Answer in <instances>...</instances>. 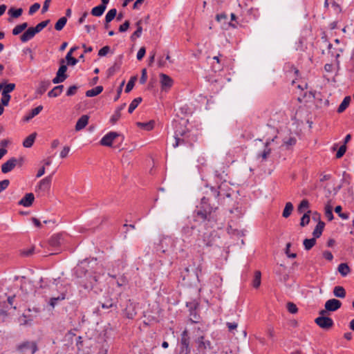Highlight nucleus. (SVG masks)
<instances>
[{"label":"nucleus","mask_w":354,"mask_h":354,"mask_svg":"<svg viewBox=\"0 0 354 354\" xmlns=\"http://www.w3.org/2000/svg\"><path fill=\"white\" fill-rule=\"evenodd\" d=\"M201 189H202L203 194H205L201 198V218L205 222L207 228H212L216 224L217 207L212 206L209 202L212 199H216L219 196V192L216 187H209L206 183L203 189L201 187Z\"/></svg>","instance_id":"f257e3e1"},{"label":"nucleus","mask_w":354,"mask_h":354,"mask_svg":"<svg viewBox=\"0 0 354 354\" xmlns=\"http://www.w3.org/2000/svg\"><path fill=\"white\" fill-rule=\"evenodd\" d=\"M75 273L77 277L80 278L78 283L85 290H92L94 284L97 281V276L93 275L91 272L84 267H78Z\"/></svg>","instance_id":"f03ea898"},{"label":"nucleus","mask_w":354,"mask_h":354,"mask_svg":"<svg viewBox=\"0 0 354 354\" xmlns=\"http://www.w3.org/2000/svg\"><path fill=\"white\" fill-rule=\"evenodd\" d=\"M187 307L189 308V321L192 324L199 322V315H198V303L196 301L187 302Z\"/></svg>","instance_id":"7ed1b4c3"},{"label":"nucleus","mask_w":354,"mask_h":354,"mask_svg":"<svg viewBox=\"0 0 354 354\" xmlns=\"http://www.w3.org/2000/svg\"><path fill=\"white\" fill-rule=\"evenodd\" d=\"M190 352L189 337L188 331L185 330L181 334L180 354H189Z\"/></svg>","instance_id":"20e7f679"},{"label":"nucleus","mask_w":354,"mask_h":354,"mask_svg":"<svg viewBox=\"0 0 354 354\" xmlns=\"http://www.w3.org/2000/svg\"><path fill=\"white\" fill-rule=\"evenodd\" d=\"M17 350L20 353H24L27 350H30V354H35L38 351V346L35 342H24L19 344Z\"/></svg>","instance_id":"39448f33"},{"label":"nucleus","mask_w":354,"mask_h":354,"mask_svg":"<svg viewBox=\"0 0 354 354\" xmlns=\"http://www.w3.org/2000/svg\"><path fill=\"white\" fill-rule=\"evenodd\" d=\"M123 313L127 318L131 319L136 315V304L131 299L127 301L126 306L123 309Z\"/></svg>","instance_id":"423d86ee"},{"label":"nucleus","mask_w":354,"mask_h":354,"mask_svg":"<svg viewBox=\"0 0 354 354\" xmlns=\"http://www.w3.org/2000/svg\"><path fill=\"white\" fill-rule=\"evenodd\" d=\"M315 322L322 329L328 330L330 328L333 324V320L328 317L319 316L315 319Z\"/></svg>","instance_id":"0eeeda50"},{"label":"nucleus","mask_w":354,"mask_h":354,"mask_svg":"<svg viewBox=\"0 0 354 354\" xmlns=\"http://www.w3.org/2000/svg\"><path fill=\"white\" fill-rule=\"evenodd\" d=\"M67 292L68 290L66 286H64L61 290L60 293L57 297H52L48 301V305L51 308H54L58 304L59 302L64 300L66 298Z\"/></svg>","instance_id":"6e6552de"},{"label":"nucleus","mask_w":354,"mask_h":354,"mask_svg":"<svg viewBox=\"0 0 354 354\" xmlns=\"http://www.w3.org/2000/svg\"><path fill=\"white\" fill-rule=\"evenodd\" d=\"M53 174L49 175L41 180L37 186V191L45 192L50 189L52 182Z\"/></svg>","instance_id":"1a4fd4ad"},{"label":"nucleus","mask_w":354,"mask_h":354,"mask_svg":"<svg viewBox=\"0 0 354 354\" xmlns=\"http://www.w3.org/2000/svg\"><path fill=\"white\" fill-rule=\"evenodd\" d=\"M120 135L117 132L110 131L102 137L100 140V145L102 146L111 147L113 140L119 137Z\"/></svg>","instance_id":"9d476101"},{"label":"nucleus","mask_w":354,"mask_h":354,"mask_svg":"<svg viewBox=\"0 0 354 354\" xmlns=\"http://www.w3.org/2000/svg\"><path fill=\"white\" fill-rule=\"evenodd\" d=\"M19 160L16 158H11L1 165V171L3 174L11 171L17 165Z\"/></svg>","instance_id":"9b49d317"},{"label":"nucleus","mask_w":354,"mask_h":354,"mask_svg":"<svg viewBox=\"0 0 354 354\" xmlns=\"http://www.w3.org/2000/svg\"><path fill=\"white\" fill-rule=\"evenodd\" d=\"M342 306V302L336 299H331L325 303V309L328 311H336Z\"/></svg>","instance_id":"f8f14e48"},{"label":"nucleus","mask_w":354,"mask_h":354,"mask_svg":"<svg viewBox=\"0 0 354 354\" xmlns=\"http://www.w3.org/2000/svg\"><path fill=\"white\" fill-rule=\"evenodd\" d=\"M38 32L34 27L28 28L20 37L21 42L25 43L32 39Z\"/></svg>","instance_id":"ddd939ff"},{"label":"nucleus","mask_w":354,"mask_h":354,"mask_svg":"<svg viewBox=\"0 0 354 354\" xmlns=\"http://www.w3.org/2000/svg\"><path fill=\"white\" fill-rule=\"evenodd\" d=\"M34 200V194L32 193H28L18 202V204L24 207H30L32 205Z\"/></svg>","instance_id":"4468645a"},{"label":"nucleus","mask_w":354,"mask_h":354,"mask_svg":"<svg viewBox=\"0 0 354 354\" xmlns=\"http://www.w3.org/2000/svg\"><path fill=\"white\" fill-rule=\"evenodd\" d=\"M160 77V84L162 89L169 88L171 87L173 84V80L169 75L161 73Z\"/></svg>","instance_id":"2eb2a0df"},{"label":"nucleus","mask_w":354,"mask_h":354,"mask_svg":"<svg viewBox=\"0 0 354 354\" xmlns=\"http://www.w3.org/2000/svg\"><path fill=\"white\" fill-rule=\"evenodd\" d=\"M89 117L87 115H82L77 121L75 124V131H79L88 124Z\"/></svg>","instance_id":"dca6fc26"},{"label":"nucleus","mask_w":354,"mask_h":354,"mask_svg":"<svg viewBox=\"0 0 354 354\" xmlns=\"http://www.w3.org/2000/svg\"><path fill=\"white\" fill-rule=\"evenodd\" d=\"M43 110V106L39 105L35 109H32L24 117V121L29 122L34 117L37 115Z\"/></svg>","instance_id":"f3484780"},{"label":"nucleus","mask_w":354,"mask_h":354,"mask_svg":"<svg viewBox=\"0 0 354 354\" xmlns=\"http://www.w3.org/2000/svg\"><path fill=\"white\" fill-rule=\"evenodd\" d=\"M277 138V136H274L273 138L268 139L266 140V144H265V149H264L263 151L261 154H259V156H261L263 160H266L267 158L268 157V156L270 154L271 149L269 148L268 147L272 142H274L275 140V139Z\"/></svg>","instance_id":"a211bd4d"},{"label":"nucleus","mask_w":354,"mask_h":354,"mask_svg":"<svg viewBox=\"0 0 354 354\" xmlns=\"http://www.w3.org/2000/svg\"><path fill=\"white\" fill-rule=\"evenodd\" d=\"M63 241L62 234H53L49 239V244L53 247H57L62 244Z\"/></svg>","instance_id":"6ab92c4d"},{"label":"nucleus","mask_w":354,"mask_h":354,"mask_svg":"<svg viewBox=\"0 0 354 354\" xmlns=\"http://www.w3.org/2000/svg\"><path fill=\"white\" fill-rule=\"evenodd\" d=\"M203 348L205 352L203 354H216V353L212 351L211 343L209 341L203 340V337H201V351Z\"/></svg>","instance_id":"aec40b11"},{"label":"nucleus","mask_w":354,"mask_h":354,"mask_svg":"<svg viewBox=\"0 0 354 354\" xmlns=\"http://www.w3.org/2000/svg\"><path fill=\"white\" fill-rule=\"evenodd\" d=\"M64 63H65V62L63 59L60 60L61 65H60L56 75H57V76H59L65 80L67 79L68 75L66 74V72L67 71V66Z\"/></svg>","instance_id":"412c9836"},{"label":"nucleus","mask_w":354,"mask_h":354,"mask_svg":"<svg viewBox=\"0 0 354 354\" xmlns=\"http://www.w3.org/2000/svg\"><path fill=\"white\" fill-rule=\"evenodd\" d=\"M142 19H140L138 20L136 24V26L137 27V29L131 35V41H134L136 40L137 38H139L141 37V35H142Z\"/></svg>","instance_id":"4be33fe9"},{"label":"nucleus","mask_w":354,"mask_h":354,"mask_svg":"<svg viewBox=\"0 0 354 354\" xmlns=\"http://www.w3.org/2000/svg\"><path fill=\"white\" fill-rule=\"evenodd\" d=\"M185 133V131H179L177 129L175 130L174 132V139L175 142L173 143V147L174 148L177 147L178 145H180L181 143L184 142V140L180 138V136H183Z\"/></svg>","instance_id":"5701e85b"},{"label":"nucleus","mask_w":354,"mask_h":354,"mask_svg":"<svg viewBox=\"0 0 354 354\" xmlns=\"http://www.w3.org/2000/svg\"><path fill=\"white\" fill-rule=\"evenodd\" d=\"M324 225H325V223L323 221H319L318 222L317 225H316V227L314 229L313 232V235L314 238L317 239L321 236L323 230H324Z\"/></svg>","instance_id":"b1692460"},{"label":"nucleus","mask_w":354,"mask_h":354,"mask_svg":"<svg viewBox=\"0 0 354 354\" xmlns=\"http://www.w3.org/2000/svg\"><path fill=\"white\" fill-rule=\"evenodd\" d=\"M103 91V86H97L95 88L88 90L86 91V97H95L97 95L100 94Z\"/></svg>","instance_id":"393cba45"},{"label":"nucleus","mask_w":354,"mask_h":354,"mask_svg":"<svg viewBox=\"0 0 354 354\" xmlns=\"http://www.w3.org/2000/svg\"><path fill=\"white\" fill-rule=\"evenodd\" d=\"M37 136L36 133H32L30 135H29L23 142V146L26 148H30L31 147L34 142Z\"/></svg>","instance_id":"a878e982"},{"label":"nucleus","mask_w":354,"mask_h":354,"mask_svg":"<svg viewBox=\"0 0 354 354\" xmlns=\"http://www.w3.org/2000/svg\"><path fill=\"white\" fill-rule=\"evenodd\" d=\"M338 272L342 277H346L351 272V268L346 263H342L338 266Z\"/></svg>","instance_id":"bb28decb"},{"label":"nucleus","mask_w":354,"mask_h":354,"mask_svg":"<svg viewBox=\"0 0 354 354\" xmlns=\"http://www.w3.org/2000/svg\"><path fill=\"white\" fill-rule=\"evenodd\" d=\"M106 7L104 5H99L97 6L94 7L91 10V15L95 17H100L103 15L104 12L106 10Z\"/></svg>","instance_id":"cd10ccee"},{"label":"nucleus","mask_w":354,"mask_h":354,"mask_svg":"<svg viewBox=\"0 0 354 354\" xmlns=\"http://www.w3.org/2000/svg\"><path fill=\"white\" fill-rule=\"evenodd\" d=\"M351 102V97L346 96L344 98L341 104H339V107L337 108V112L339 113H341L344 112L346 108L348 106Z\"/></svg>","instance_id":"c85d7f7f"},{"label":"nucleus","mask_w":354,"mask_h":354,"mask_svg":"<svg viewBox=\"0 0 354 354\" xmlns=\"http://www.w3.org/2000/svg\"><path fill=\"white\" fill-rule=\"evenodd\" d=\"M333 295L339 298H344L346 297V290L344 287L337 286L333 289Z\"/></svg>","instance_id":"c756f323"},{"label":"nucleus","mask_w":354,"mask_h":354,"mask_svg":"<svg viewBox=\"0 0 354 354\" xmlns=\"http://www.w3.org/2000/svg\"><path fill=\"white\" fill-rule=\"evenodd\" d=\"M293 205L290 202H288L286 203L285 208L283 209L282 216L284 218H288L290 216L292 210H293Z\"/></svg>","instance_id":"7c9ffc66"},{"label":"nucleus","mask_w":354,"mask_h":354,"mask_svg":"<svg viewBox=\"0 0 354 354\" xmlns=\"http://www.w3.org/2000/svg\"><path fill=\"white\" fill-rule=\"evenodd\" d=\"M142 99L140 97L135 98L129 104L128 112L132 113L133 111L137 108L139 104L142 102Z\"/></svg>","instance_id":"2f4dec72"},{"label":"nucleus","mask_w":354,"mask_h":354,"mask_svg":"<svg viewBox=\"0 0 354 354\" xmlns=\"http://www.w3.org/2000/svg\"><path fill=\"white\" fill-rule=\"evenodd\" d=\"M316 243V239H306L304 240L303 244L305 250H310Z\"/></svg>","instance_id":"473e14b6"},{"label":"nucleus","mask_w":354,"mask_h":354,"mask_svg":"<svg viewBox=\"0 0 354 354\" xmlns=\"http://www.w3.org/2000/svg\"><path fill=\"white\" fill-rule=\"evenodd\" d=\"M67 22V18L66 17H61L55 25V29L57 31L62 30Z\"/></svg>","instance_id":"72a5a7b5"},{"label":"nucleus","mask_w":354,"mask_h":354,"mask_svg":"<svg viewBox=\"0 0 354 354\" xmlns=\"http://www.w3.org/2000/svg\"><path fill=\"white\" fill-rule=\"evenodd\" d=\"M27 27H28V24L26 22L17 25L12 30V34L14 35H17L20 34L22 31L26 30Z\"/></svg>","instance_id":"f704fd0d"},{"label":"nucleus","mask_w":354,"mask_h":354,"mask_svg":"<svg viewBox=\"0 0 354 354\" xmlns=\"http://www.w3.org/2000/svg\"><path fill=\"white\" fill-rule=\"evenodd\" d=\"M22 12H23L22 8L15 9L14 8H10L8 12V15H10V17H12L13 18L19 17L22 15Z\"/></svg>","instance_id":"c9c22d12"},{"label":"nucleus","mask_w":354,"mask_h":354,"mask_svg":"<svg viewBox=\"0 0 354 354\" xmlns=\"http://www.w3.org/2000/svg\"><path fill=\"white\" fill-rule=\"evenodd\" d=\"M261 272L259 270L255 271L254 279L252 281V286L254 288H257L261 285Z\"/></svg>","instance_id":"e433bc0d"},{"label":"nucleus","mask_w":354,"mask_h":354,"mask_svg":"<svg viewBox=\"0 0 354 354\" xmlns=\"http://www.w3.org/2000/svg\"><path fill=\"white\" fill-rule=\"evenodd\" d=\"M311 211L308 210L301 217V221H300V225L301 227H304L306 225H308L310 222V215Z\"/></svg>","instance_id":"4c0bfd02"},{"label":"nucleus","mask_w":354,"mask_h":354,"mask_svg":"<svg viewBox=\"0 0 354 354\" xmlns=\"http://www.w3.org/2000/svg\"><path fill=\"white\" fill-rule=\"evenodd\" d=\"M325 215L328 221H332L334 218L333 214V207L329 203L325 205Z\"/></svg>","instance_id":"58836bf2"},{"label":"nucleus","mask_w":354,"mask_h":354,"mask_svg":"<svg viewBox=\"0 0 354 354\" xmlns=\"http://www.w3.org/2000/svg\"><path fill=\"white\" fill-rule=\"evenodd\" d=\"M117 15V10L115 8H112L108 11L105 16V21L106 22H111Z\"/></svg>","instance_id":"ea45409f"},{"label":"nucleus","mask_w":354,"mask_h":354,"mask_svg":"<svg viewBox=\"0 0 354 354\" xmlns=\"http://www.w3.org/2000/svg\"><path fill=\"white\" fill-rule=\"evenodd\" d=\"M3 84L2 93L9 94L15 88V84L14 83L6 84V82H3Z\"/></svg>","instance_id":"a19ab883"},{"label":"nucleus","mask_w":354,"mask_h":354,"mask_svg":"<svg viewBox=\"0 0 354 354\" xmlns=\"http://www.w3.org/2000/svg\"><path fill=\"white\" fill-rule=\"evenodd\" d=\"M153 121H149L148 122H138L137 125L147 131H150L153 128Z\"/></svg>","instance_id":"79ce46f5"},{"label":"nucleus","mask_w":354,"mask_h":354,"mask_svg":"<svg viewBox=\"0 0 354 354\" xmlns=\"http://www.w3.org/2000/svg\"><path fill=\"white\" fill-rule=\"evenodd\" d=\"M50 19H46L39 23L35 28V30L39 33L44 28H46L48 24L50 23Z\"/></svg>","instance_id":"37998d69"},{"label":"nucleus","mask_w":354,"mask_h":354,"mask_svg":"<svg viewBox=\"0 0 354 354\" xmlns=\"http://www.w3.org/2000/svg\"><path fill=\"white\" fill-rule=\"evenodd\" d=\"M309 207V202L306 199H304L301 201L298 206L297 210L299 213L303 212L306 209Z\"/></svg>","instance_id":"c03bdc74"},{"label":"nucleus","mask_w":354,"mask_h":354,"mask_svg":"<svg viewBox=\"0 0 354 354\" xmlns=\"http://www.w3.org/2000/svg\"><path fill=\"white\" fill-rule=\"evenodd\" d=\"M342 207L340 205H337L335 208V213L338 214V216L341 218L344 219V220L348 219L349 217L348 214V213H342Z\"/></svg>","instance_id":"a18cd8bd"},{"label":"nucleus","mask_w":354,"mask_h":354,"mask_svg":"<svg viewBox=\"0 0 354 354\" xmlns=\"http://www.w3.org/2000/svg\"><path fill=\"white\" fill-rule=\"evenodd\" d=\"M66 60L67 62V64L71 66H75L78 62V59L73 57L70 53L66 54Z\"/></svg>","instance_id":"49530a36"},{"label":"nucleus","mask_w":354,"mask_h":354,"mask_svg":"<svg viewBox=\"0 0 354 354\" xmlns=\"http://www.w3.org/2000/svg\"><path fill=\"white\" fill-rule=\"evenodd\" d=\"M101 306L104 309H109L112 307L117 308V305L113 302V299L111 298H109L105 302L102 303Z\"/></svg>","instance_id":"de8ad7c7"},{"label":"nucleus","mask_w":354,"mask_h":354,"mask_svg":"<svg viewBox=\"0 0 354 354\" xmlns=\"http://www.w3.org/2000/svg\"><path fill=\"white\" fill-rule=\"evenodd\" d=\"M2 97L1 100V104H2L3 106H8L10 100V95L8 93H2Z\"/></svg>","instance_id":"09e8293b"},{"label":"nucleus","mask_w":354,"mask_h":354,"mask_svg":"<svg viewBox=\"0 0 354 354\" xmlns=\"http://www.w3.org/2000/svg\"><path fill=\"white\" fill-rule=\"evenodd\" d=\"M287 308H288V312L290 313H292V314H295L298 311V308H297V306L292 302L288 303Z\"/></svg>","instance_id":"8fccbe9b"},{"label":"nucleus","mask_w":354,"mask_h":354,"mask_svg":"<svg viewBox=\"0 0 354 354\" xmlns=\"http://www.w3.org/2000/svg\"><path fill=\"white\" fill-rule=\"evenodd\" d=\"M120 117H121V113H120L117 111H115L114 113L113 114V115L111 116V118L110 119V122L113 124H114L119 120Z\"/></svg>","instance_id":"3c124183"},{"label":"nucleus","mask_w":354,"mask_h":354,"mask_svg":"<svg viewBox=\"0 0 354 354\" xmlns=\"http://www.w3.org/2000/svg\"><path fill=\"white\" fill-rule=\"evenodd\" d=\"M346 151V146L345 145H342L338 149L336 153V158H342Z\"/></svg>","instance_id":"603ef678"},{"label":"nucleus","mask_w":354,"mask_h":354,"mask_svg":"<svg viewBox=\"0 0 354 354\" xmlns=\"http://www.w3.org/2000/svg\"><path fill=\"white\" fill-rule=\"evenodd\" d=\"M40 8V4L39 3H35L32 4L30 8L28 13L30 15H33L35 12H36Z\"/></svg>","instance_id":"864d4df0"},{"label":"nucleus","mask_w":354,"mask_h":354,"mask_svg":"<svg viewBox=\"0 0 354 354\" xmlns=\"http://www.w3.org/2000/svg\"><path fill=\"white\" fill-rule=\"evenodd\" d=\"M130 26L129 20H126L122 25L119 26V32H124L128 30Z\"/></svg>","instance_id":"5fc2aeb1"},{"label":"nucleus","mask_w":354,"mask_h":354,"mask_svg":"<svg viewBox=\"0 0 354 354\" xmlns=\"http://www.w3.org/2000/svg\"><path fill=\"white\" fill-rule=\"evenodd\" d=\"M77 89H78V86H77L75 85H73L68 88V91H66V95L67 96H72L76 93Z\"/></svg>","instance_id":"6e6d98bb"},{"label":"nucleus","mask_w":354,"mask_h":354,"mask_svg":"<svg viewBox=\"0 0 354 354\" xmlns=\"http://www.w3.org/2000/svg\"><path fill=\"white\" fill-rule=\"evenodd\" d=\"M109 51H110V47L109 46H105L102 47L98 51V55L100 57L105 56L109 53Z\"/></svg>","instance_id":"4d7b16f0"},{"label":"nucleus","mask_w":354,"mask_h":354,"mask_svg":"<svg viewBox=\"0 0 354 354\" xmlns=\"http://www.w3.org/2000/svg\"><path fill=\"white\" fill-rule=\"evenodd\" d=\"M10 185V180L8 179L0 181V193L5 190Z\"/></svg>","instance_id":"13d9d810"},{"label":"nucleus","mask_w":354,"mask_h":354,"mask_svg":"<svg viewBox=\"0 0 354 354\" xmlns=\"http://www.w3.org/2000/svg\"><path fill=\"white\" fill-rule=\"evenodd\" d=\"M60 95L59 92L57 89L56 86H55L52 90H50L48 93V96L50 97H56Z\"/></svg>","instance_id":"bf43d9fd"},{"label":"nucleus","mask_w":354,"mask_h":354,"mask_svg":"<svg viewBox=\"0 0 354 354\" xmlns=\"http://www.w3.org/2000/svg\"><path fill=\"white\" fill-rule=\"evenodd\" d=\"M283 144L286 146H292L296 144V139L294 137H290L287 140H283Z\"/></svg>","instance_id":"052dcab7"},{"label":"nucleus","mask_w":354,"mask_h":354,"mask_svg":"<svg viewBox=\"0 0 354 354\" xmlns=\"http://www.w3.org/2000/svg\"><path fill=\"white\" fill-rule=\"evenodd\" d=\"M147 70L145 68H143L142 70V75L140 78V83L142 84H145V82H147Z\"/></svg>","instance_id":"680f3d73"},{"label":"nucleus","mask_w":354,"mask_h":354,"mask_svg":"<svg viewBox=\"0 0 354 354\" xmlns=\"http://www.w3.org/2000/svg\"><path fill=\"white\" fill-rule=\"evenodd\" d=\"M216 19L219 22L223 21L224 23H225V21L227 19V16L225 13L223 12L221 14H218L216 17Z\"/></svg>","instance_id":"e2e57ef3"},{"label":"nucleus","mask_w":354,"mask_h":354,"mask_svg":"<svg viewBox=\"0 0 354 354\" xmlns=\"http://www.w3.org/2000/svg\"><path fill=\"white\" fill-rule=\"evenodd\" d=\"M145 53H146L145 48L141 47L137 53V59L138 60H141L144 57Z\"/></svg>","instance_id":"0e129e2a"},{"label":"nucleus","mask_w":354,"mask_h":354,"mask_svg":"<svg viewBox=\"0 0 354 354\" xmlns=\"http://www.w3.org/2000/svg\"><path fill=\"white\" fill-rule=\"evenodd\" d=\"M69 151H70V147L68 146H65L63 148V149L62 150V151L60 152V157L62 158H66L68 156Z\"/></svg>","instance_id":"69168bd1"},{"label":"nucleus","mask_w":354,"mask_h":354,"mask_svg":"<svg viewBox=\"0 0 354 354\" xmlns=\"http://www.w3.org/2000/svg\"><path fill=\"white\" fill-rule=\"evenodd\" d=\"M127 283V279L125 277L122 276L117 281L116 283L118 287H121Z\"/></svg>","instance_id":"338daca9"},{"label":"nucleus","mask_w":354,"mask_h":354,"mask_svg":"<svg viewBox=\"0 0 354 354\" xmlns=\"http://www.w3.org/2000/svg\"><path fill=\"white\" fill-rule=\"evenodd\" d=\"M49 85H50L49 82H42L41 83L40 88H39L40 93H43L44 92H45L46 91V89L48 88V87L49 86Z\"/></svg>","instance_id":"774afa93"}]
</instances>
